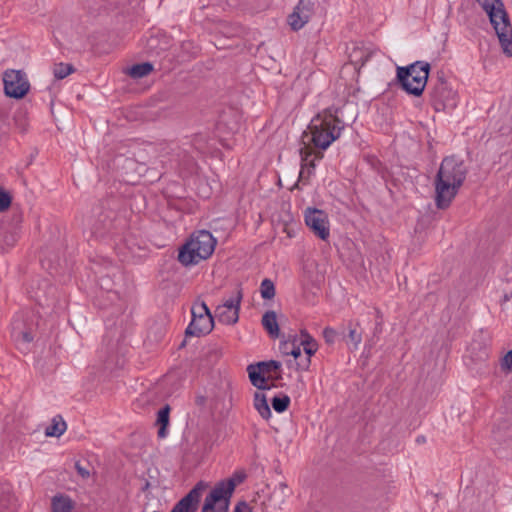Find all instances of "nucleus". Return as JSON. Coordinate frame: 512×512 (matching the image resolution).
<instances>
[{"label": "nucleus", "instance_id": "obj_40", "mask_svg": "<svg viewBox=\"0 0 512 512\" xmlns=\"http://www.w3.org/2000/svg\"><path fill=\"white\" fill-rule=\"evenodd\" d=\"M19 336L22 338V340L26 343H30L34 339V335L30 330L21 331L19 332Z\"/></svg>", "mask_w": 512, "mask_h": 512}, {"label": "nucleus", "instance_id": "obj_38", "mask_svg": "<svg viewBox=\"0 0 512 512\" xmlns=\"http://www.w3.org/2000/svg\"><path fill=\"white\" fill-rule=\"evenodd\" d=\"M75 469L77 470V473L83 478L87 479L90 476V472L87 468L83 467L79 461L75 463Z\"/></svg>", "mask_w": 512, "mask_h": 512}, {"label": "nucleus", "instance_id": "obj_14", "mask_svg": "<svg viewBox=\"0 0 512 512\" xmlns=\"http://www.w3.org/2000/svg\"><path fill=\"white\" fill-rule=\"evenodd\" d=\"M313 4L310 1L300 0L294 11L289 15V25L292 30H300L310 19Z\"/></svg>", "mask_w": 512, "mask_h": 512}, {"label": "nucleus", "instance_id": "obj_52", "mask_svg": "<svg viewBox=\"0 0 512 512\" xmlns=\"http://www.w3.org/2000/svg\"><path fill=\"white\" fill-rule=\"evenodd\" d=\"M10 241H11V238H8V240H6V243L10 244Z\"/></svg>", "mask_w": 512, "mask_h": 512}, {"label": "nucleus", "instance_id": "obj_44", "mask_svg": "<svg viewBox=\"0 0 512 512\" xmlns=\"http://www.w3.org/2000/svg\"><path fill=\"white\" fill-rule=\"evenodd\" d=\"M195 403L198 405V406H204L205 403H206V397L203 396V395H198L196 396L195 398Z\"/></svg>", "mask_w": 512, "mask_h": 512}, {"label": "nucleus", "instance_id": "obj_35", "mask_svg": "<svg viewBox=\"0 0 512 512\" xmlns=\"http://www.w3.org/2000/svg\"><path fill=\"white\" fill-rule=\"evenodd\" d=\"M300 153H301L302 168L304 166H309L310 168L314 169L315 168L314 160L307 163L308 157L311 156L312 152L308 151L306 148H304V149L300 150Z\"/></svg>", "mask_w": 512, "mask_h": 512}, {"label": "nucleus", "instance_id": "obj_6", "mask_svg": "<svg viewBox=\"0 0 512 512\" xmlns=\"http://www.w3.org/2000/svg\"><path fill=\"white\" fill-rule=\"evenodd\" d=\"M192 320L185 330V336L200 337L209 334L214 327V317L205 302L191 308Z\"/></svg>", "mask_w": 512, "mask_h": 512}, {"label": "nucleus", "instance_id": "obj_3", "mask_svg": "<svg viewBox=\"0 0 512 512\" xmlns=\"http://www.w3.org/2000/svg\"><path fill=\"white\" fill-rule=\"evenodd\" d=\"M489 17L503 53L512 56V25L502 0H476Z\"/></svg>", "mask_w": 512, "mask_h": 512}, {"label": "nucleus", "instance_id": "obj_50", "mask_svg": "<svg viewBox=\"0 0 512 512\" xmlns=\"http://www.w3.org/2000/svg\"><path fill=\"white\" fill-rule=\"evenodd\" d=\"M10 238H11V243H13V242L15 241L14 236H13V235H11V236H10Z\"/></svg>", "mask_w": 512, "mask_h": 512}, {"label": "nucleus", "instance_id": "obj_46", "mask_svg": "<svg viewBox=\"0 0 512 512\" xmlns=\"http://www.w3.org/2000/svg\"><path fill=\"white\" fill-rule=\"evenodd\" d=\"M511 298H512V293H511L510 295L505 294V295H504V297H503V301H504V302H507V301H509Z\"/></svg>", "mask_w": 512, "mask_h": 512}, {"label": "nucleus", "instance_id": "obj_29", "mask_svg": "<svg viewBox=\"0 0 512 512\" xmlns=\"http://www.w3.org/2000/svg\"><path fill=\"white\" fill-rule=\"evenodd\" d=\"M300 345L303 346V350L306 355L312 357L318 350V343L314 340H301Z\"/></svg>", "mask_w": 512, "mask_h": 512}, {"label": "nucleus", "instance_id": "obj_43", "mask_svg": "<svg viewBox=\"0 0 512 512\" xmlns=\"http://www.w3.org/2000/svg\"><path fill=\"white\" fill-rule=\"evenodd\" d=\"M300 334H301V340H314V338L308 333V331L306 329H302L300 331Z\"/></svg>", "mask_w": 512, "mask_h": 512}, {"label": "nucleus", "instance_id": "obj_36", "mask_svg": "<svg viewBox=\"0 0 512 512\" xmlns=\"http://www.w3.org/2000/svg\"><path fill=\"white\" fill-rule=\"evenodd\" d=\"M501 367L504 370L512 372V350H509L503 357Z\"/></svg>", "mask_w": 512, "mask_h": 512}, {"label": "nucleus", "instance_id": "obj_15", "mask_svg": "<svg viewBox=\"0 0 512 512\" xmlns=\"http://www.w3.org/2000/svg\"><path fill=\"white\" fill-rule=\"evenodd\" d=\"M493 439L498 443L500 449H512V421L504 419L497 423L492 431Z\"/></svg>", "mask_w": 512, "mask_h": 512}, {"label": "nucleus", "instance_id": "obj_10", "mask_svg": "<svg viewBox=\"0 0 512 512\" xmlns=\"http://www.w3.org/2000/svg\"><path fill=\"white\" fill-rule=\"evenodd\" d=\"M114 212L111 210H103L102 207H97L93 210L92 216L87 221V226L90 231L91 237L103 238L112 229Z\"/></svg>", "mask_w": 512, "mask_h": 512}, {"label": "nucleus", "instance_id": "obj_8", "mask_svg": "<svg viewBox=\"0 0 512 512\" xmlns=\"http://www.w3.org/2000/svg\"><path fill=\"white\" fill-rule=\"evenodd\" d=\"M232 495V483L227 487L222 480L217 482L206 496L202 512H227Z\"/></svg>", "mask_w": 512, "mask_h": 512}, {"label": "nucleus", "instance_id": "obj_18", "mask_svg": "<svg viewBox=\"0 0 512 512\" xmlns=\"http://www.w3.org/2000/svg\"><path fill=\"white\" fill-rule=\"evenodd\" d=\"M170 411V406L166 404L157 413L156 425L159 426L157 432L159 438H165L167 436V428L170 422Z\"/></svg>", "mask_w": 512, "mask_h": 512}, {"label": "nucleus", "instance_id": "obj_27", "mask_svg": "<svg viewBox=\"0 0 512 512\" xmlns=\"http://www.w3.org/2000/svg\"><path fill=\"white\" fill-rule=\"evenodd\" d=\"M261 297L270 300L275 296V285L272 280L265 278L260 285Z\"/></svg>", "mask_w": 512, "mask_h": 512}, {"label": "nucleus", "instance_id": "obj_9", "mask_svg": "<svg viewBox=\"0 0 512 512\" xmlns=\"http://www.w3.org/2000/svg\"><path fill=\"white\" fill-rule=\"evenodd\" d=\"M3 84L5 95L14 99H22L30 88L26 74L22 70H6L3 73Z\"/></svg>", "mask_w": 512, "mask_h": 512}, {"label": "nucleus", "instance_id": "obj_30", "mask_svg": "<svg viewBox=\"0 0 512 512\" xmlns=\"http://www.w3.org/2000/svg\"><path fill=\"white\" fill-rule=\"evenodd\" d=\"M297 361H289L288 366L294 367L296 370H307L311 364V357L306 355L305 358H299Z\"/></svg>", "mask_w": 512, "mask_h": 512}, {"label": "nucleus", "instance_id": "obj_17", "mask_svg": "<svg viewBox=\"0 0 512 512\" xmlns=\"http://www.w3.org/2000/svg\"><path fill=\"white\" fill-rule=\"evenodd\" d=\"M263 328L269 334L271 338H278L280 336V329L277 322L276 313L272 310H269L264 313L261 320Z\"/></svg>", "mask_w": 512, "mask_h": 512}, {"label": "nucleus", "instance_id": "obj_13", "mask_svg": "<svg viewBox=\"0 0 512 512\" xmlns=\"http://www.w3.org/2000/svg\"><path fill=\"white\" fill-rule=\"evenodd\" d=\"M207 487L208 484L204 481L196 483V485L173 506L170 512H196L202 493Z\"/></svg>", "mask_w": 512, "mask_h": 512}, {"label": "nucleus", "instance_id": "obj_42", "mask_svg": "<svg viewBox=\"0 0 512 512\" xmlns=\"http://www.w3.org/2000/svg\"><path fill=\"white\" fill-rule=\"evenodd\" d=\"M300 334H301V340H314V338L308 333V331L306 329H302L300 331Z\"/></svg>", "mask_w": 512, "mask_h": 512}, {"label": "nucleus", "instance_id": "obj_22", "mask_svg": "<svg viewBox=\"0 0 512 512\" xmlns=\"http://www.w3.org/2000/svg\"><path fill=\"white\" fill-rule=\"evenodd\" d=\"M243 299V291L240 285L237 286L234 294L229 298L223 301L221 305H218L216 308H226L231 310H236V313L239 314L241 302Z\"/></svg>", "mask_w": 512, "mask_h": 512}, {"label": "nucleus", "instance_id": "obj_32", "mask_svg": "<svg viewBox=\"0 0 512 512\" xmlns=\"http://www.w3.org/2000/svg\"><path fill=\"white\" fill-rule=\"evenodd\" d=\"M11 203V195L0 186V212L7 210Z\"/></svg>", "mask_w": 512, "mask_h": 512}, {"label": "nucleus", "instance_id": "obj_19", "mask_svg": "<svg viewBox=\"0 0 512 512\" xmlns=\"http://www.w3.org/2000/svg\"><path fill=\"white\" fill-rule=\"evenodd\" d=\"M74 501L67 495L58 494L51 500L53 512H72L74 509Z\"/></svg>", "mask_w": 512, "mask_h": 512}, {"label": "nucleus", "instance_id": "obj_5", "mask_svg": "<svg viewBox=\"0 0 512 512\" xmlns=\"http://www.w3.org/2000/svg\"><path fill=\"white\" fill-rule=\"evenodd\" d=\"M430 69L428 62L415 61L405 67H397L396 78L406 93L419 97L427 85Z\"/></svg>", "mask_w": 512, "mask_h": 512}, {"label": "nucleus", "instance_id": "obj_54", "mask_svg": "<svg viewBox=\"0 0 512 512\" xmlns=\"http://www.w3.org/2000/svg\"><path fill=\"white\" fill-rule=\"evenodd\" d=\"M10 241H11V238H8V240H6V243L10 244Z\"/></svg>", "mask_w": 512, "mask_h": 512}, {"label": "nucleus", "instance_id": "obj_31", "mask_svg": "<svg viewBox=\"0 0 512 512\" xmlns=\"http://www.w3.org/2000/svg\"><path fill=\"white\" fill-rule=\"evenodd\" d=\"M369 54L365 53L360 49H354V51L350 54V58L352 62L361 63L364 65L369 60Z\"/></svg>", "mask_w": 512, "mask_h": 512}, {"label": "nucleus", "instance_id": "obj_49", "mask_svg": "<svg viewBox=\"0 0 512 512\" xmlns=\"http://www.w3.org/2000/svg\"><path fill=\"white\" fill-rule=\"evenodd\" d=\"M276 492H277V490H275V491L273 492V494L271 495V497H269V501H272V500H273V496L276 494Z\"/></svg>", "mask_w": 512, "mask_h": 512}, {"label": "nucleus", "instance_id": "obj_20", "mask_svg": "<svg viewBox=\"0 0 512 512\" xmlns=\"http://www.w3.org/2000/svg\"><path fill=\"white\" fill-rule=\"evenodd\" d=\"M67 429L66 422L61 415L52 418V423L45 429L46 436L60 437Z\"/></svg>", "mask_w": 512, "mask_h": 512}, {"label": "nucleus", "instance_id": "obj_47", "mask_svg": "<svg viewBox=\"0 0 512 512\" xmlns=\"http://www.w3.org/2000/svg\"><path fill=\"white\" fill-rule=\"evenodd\" d=\"M150 483L148 481L145 482V485L142 487V491H145L149 488Z\"/></svg>", "mask_w": 512, "mask_h": 512}, {"label": "nucleus", "instance_id": "obj_23", "mask_svg": "<svg viewBox=\"0 0 512 512\" xmlns=\"http://www.w3.org/2000/svg\"><path fill=\"white\" fill-rule=\"evenodd\" d=\"M215 316L220 323L225 325H234L239 320V314L236 313V310L226 308H216Z\"/></svg>", "mask_w": 512, "mask_h": 512}, {"label": "nucleus", "instance_id": "obj_48", "mask_svg": "<svg viewBox=\"0 0 512 512\" xmlns=\"http://www.w3.org/2000/svg\"><path fill=\"white\" fill-rule=\"evenodd\" d=\"M185 345H186V340H183V341L181 342V344H180L179 348H182V347H184Z\"/></svg>", "mask_w": 512, "mask_h": 512}, {"label": "nucleus", "instance_id": "obj_33", "mask_svg": "<svg viewBox=\"0 0 512 512\" xmlns=\"http://www.w3.org/2000/svg\"><path fill=\"white\" fill-rule=\"evenodd\" d=\"M297 341H298V337H297V335H294L292 337L291 349L289 351V355L294 357V361H297L299 358L302 357V352L300 349L301 345L297 344Z\"/></svg>", "mask_w": 512, "mask_h": 512}, {"label": "nucleus", "instance_id": "obj_53", "mask_svg": "<svg viewBox=\"0 0 512 512\" xmlns=\"http://www.w3.org/2000/svg\"><path fill=\"white\" fill-rule=\"evenodd\" d=\"M10 241H11V238H8V240H6V243L10 244Z\"/></svg>", "mask_w": 512, "mask_h": 512}, {"label": "nucleus", "instance_id": "obj_16", "mask_svg": "<svg viewBox=\"0 0 512 512\" xmlns=\"http://www.w3.org/2000/svg\"><path fill=\"white\" fill-rule=\"evenodd\" d=\"M346 329L348 333L343 335V340L347 344H352L354 350L358 349L359 344L362 342L363 333L359 322L349 321Z\"/></svg>", "mask_w": 512, "mask_h": 512}, {"label": "nucleus", "instance_id": "obj_25", "mask_svg": "<svg viewBox=\"0 0 512 512\" xmlns=\"http://www.w3.org/2000/svg\"><path fill=\"white\" fill-rule=\"evenodd\" d=\"M75 71V68L72 64L67 63H58L55 64L53 69L54 77L58 80H62L66 78L68 75L73 73Z\"/></svg>", "mask_w": 512, "mask_h": 512}, {"label": "nucleus", "instance_id": "obj_41", "mask_svg": "<svg viewBox=\"0 0 512 512\" xmlns=\"http://www.w3.org/2000/svg\"><path fill=\"white\" fill-rule=\"evenodd\" d=\"M292 340L284 341L280 343V350L283 354L289 355V351L291 349Z\"/></svg>", "mask_w": 512, "mask_h": 512}, {"label": "nucleus", "instance_id": "obj_39", "mask_svg": "<svg viewBox=\"0 0 512 512\" xmlns=\"http://www.w3.org/2000/svg\"><path fill=\"white\" fill-rule=\"evenodd\" d=\"M233 512H252V509L246 501H240L235 506Z\"/></svg>", "mask_w": 512, "mask_h": 512}, {"label": "nucleus", "instance_id": "obj_4", "mask_svg": "<svg viewBox=\"0 0 512 512\" xmlns=\"http://www.w3.org/2000/svg\"><path fill=\"white\" fill-rule=\"evenodd\" d=\"M216 243L211 232L207 230L194 232L179 248L177 259L185 267L196 265L212 255Z\"/></svg>", "mask_w": 512, "mask_h": 512}, {"label": "nucleus", "instance_id": "obj_2", "mask_svg": "<svg viewBox=\"0 0 512 512\" xmlns=\"http://www.w3.org/2000/svg\"><path fill=\"white\" fill-rule=\"evenodd\" d=\"M339 112L340 109L329 107L312 119L308 128L315 147L325 150L340 137L345 123L339 118Z\"/></svg>", "mask_w": 512, "mask_h": 512}, {"label": "nucleus", "instance_id": "obj_51", "mask_svg": "<svg viewBox=\"0 0 512 512\" xmlns=\"http://www.w3.org/2000/svg\"><path fill=\"white\" fill-rule=\"evenodd\" d=\"M281 378H282L281 375H278L275 377V380H280Z\"/></svg>", "mask_w": 512, "mask_h": 512}, {"label": "nucleus", "instance_id": "obj_24", "mask_svg": "<svg viewBox=\"0 0 512 512\" xmlns=\"http://www.w3.org/2000/svg\"><path fill=\"white\" fill-rule=\"evenodd\" d=\"M153 71V64L150 62H143L134 64L128 69V75L133 79H140L149 75Z\"/></svg>", "mask_w": 512, "mask_h": 512}, {"label": "nucleus", "instance_id": "obj_21", "mask_svg": "<svg viewBox=\"0 0 512 512\" xmlns=\"http://www.w3.org/2000/svg\"><path fill=\"white\" fill-rule=\"evenodd\" d=\"M254 407L263 419L268 420L271 417V409L265 394L255 392Z\"/></svg>", "mask_w": 512, "mask_h": 512}, {"label": "nucleus", "instance_id": "obj_37", "mask_svg": "<svg viewBox=\"0 0 512 512\" xmlns=\"http://www.w3.org/2000/svg\"><path fill=\"white\" fill-rule=\"evenodd\" d=\"M277 489L281 493L282 498H281L280 502L278 503V505H274V509H281V505L284 503L285 497H287L286 491L288 489V486L285 482H281V483H279Z\"/></svg>", "mask_w": 512, "mask_h": 512}, {"label": "nucleus", "instance_id": "obj_1", "mask_svg": "<svg viewBox=\"0 0 512 512\" xmlns=\"http://www.w3.org/2000/svg\"><path fill=\"white\" fill-rule=\"evenodd\" d=\"M467 175L464 162L455 156L445 157L436 174L435 203L437 208L446 209L457 195Z\"/></svg>", "mask_w": 512, "mask_h": 512}, {"label": "nucleus", "instance_id": "obj_11", "mask_svg": "<svg viewBox=\"0 0 512 512\" xmlns=\"http://www.w3.org/2000/svg\"><path fill=\"white\" fill-rule=\"evenodd\" d=\"M281 368V363L276 360L260 361L255 364H250L247 367V372L251 384L259 390H269L271 387L267 383L265 374L273 371H278Z\"/></svg>", "mask_w": 512, "mask_h": 512}, {"label": "nucleus", "instance_id": "obj_7", "mask_svg": "<svg viewBox=\"0 0 512 512\" xmlns=\"http://www.w3.org/2000/svg\"><path fill=\"white\" fill-rule=\"evenodd\" d=\"M431 105L436 111H444L455 106V92L448 85L443 72L437 73V80L429 92Z\"/></svg>", "mask_w": 512, "mask_h": 512}, {"label": "nucleus", "instance_id": "obj_28", "mask_svg": "<svg viewBox=\"0 0 512 512\" xmlns=\"http://www.w3.org/2000/svg\"><path fill=\"white\" fill-rule=\"evenodd\" d=\"M246 479V474L243 471H236L232 474L231 477L222 480L227 487L232 483L233 484V492L235 491V488L237 485L244 482Z\"/></svg>", "mask_w": 512, "mask_h": 512}, {"label": "nucleus", "instance_id": "obj_12", "mask_svg": "<svg viewBox=\"0 0 512 512\" xmlns=\"http://www.w3.org/2000/svg\"><path fill=\"white\" fill-rule=\"evenodd\" d=\"M305 223L321 240L330 236L328 215L325 211L308 207L305 211Z\"/></svg>", "mask_w": 512, "mask_h": 512}, {"label": "nucleus", "instance_id": "obj_34", "mask_svg": "<svg viewBox=\"0 0 512 512\" xmlns=\"http://www.w3.org/2000/svg\"><path fill=\"white\" fill-rule=\"evenodd\" d=\"M337 335L338 332L331 327H326L323 330V338L327 344H333L336 340Z\"/></svg>", "mask_w": 512, "mask_h": 512}, {"label": "nucleus", "instance_id": "obj_26", "mask_svg": "<svg viewBox=\"0 0 512 512\" xmlns=\"http://www.w3.org/2000/svg\"><path fill=\"white\" fill-rule=\"evenodd\" d=\"M271 405L277 413H283L290 405V397L288 395L275 396L272 398Z\"/></svg>", "mask_w": 512, "mask_h": 512}, {"label": "nucleus", "instance_id": "obj_45", "mask_svg": "<svg viewBox=\"0 0 512 512\" xmlns=\"http://www.w3.org/2000/svg\"><path fill=\"white\" fill-rule=\"evenodd\" d=\"M416 442L417 443H424L425 442V437L424 436H418L417 439H416Z\"/></svg>", "mask_w": 512, "mask_h": 512}]
</instances>
